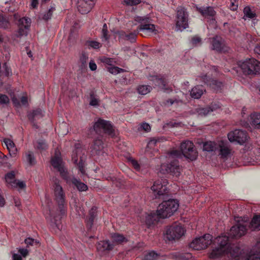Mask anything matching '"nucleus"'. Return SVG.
<instances>
[{
	"instance_id": "nucleus-27",
	"label": "nucleus",
	"mask_w": 260,
	"mask_h": 260,
	"mask_svg": "<svg viewBox=\"0 0 260 260\" xmlns=\"http://www.w3.org/2000/svg\"><path fill=\"white\" fill-rule=\"evenodd\" d=\"M138 33L137 29L134 30L133 32H131L128 34L123 31L121 32L120 37L122 39L128 41L131 43H135L136 41Z\"/></svg>"
},
{
	"instance_id": "nucleus-33",
	"label": "nucleus",
	"mask_w": 260,
	"mask_h": 260,
	"mask_svg": "<svg viewBox=\"0 0 260 260\" xmlns=\"http://www.w3.org/2000/svg\"><path fill=\"white\" fill-rule=\"evenodd\" d=\"M42 116L43 111L41 109H37L34 110L32 112H30L28 114V119L31 121H34L35 119L36 118H39Z\"/></svg>"
},
{
	"instance_id": "nucleus-20",
	"label": "nucleus",
	"mask_w": 260,
	"mask_h": 260,
	"mask_svg": "<svg viewBox=\"0 0 260 260\" xmlns=\"http://www.w3.org/2000/svg\"><path fill=\"white\" fill-rule=\"evenodd\" d=\"M217 148H219V154L222 158H226L232 153L230 146L223 141L219 142Z\"/></svg>"
},
{
	"instance_id": "nucleus-6",
	"label": "nucleus",
	"mask_w": 260,
	"mask_h": 260,
	"mask_svg": "<svg viewBox=\"0 0 260 260\" xmlns=\"http://www.w3.org/2000/svg\"><path fill=\"white\" fill-rule=\"evenodd\" d=\"M53 181L54 182L53 187L55 200L60 209V214L63 215L65 213V210L64 208L65 195L62 188L59 184V181L57 178H53Z\"/></svg>"
},
{
	"instance_id": "nucleus-10",
	"label": "nucleus",
	"mask_w": 260,
	"mask_h": 260,
	"mask_svg": "<svg viewBox=\"0 0 260 260\" xmlns=\"http://www.w3.org/2000/svg\"><path fill=\"white\" fill-rule=\"evenodd\" d=\"M185 230L180 224H174L169 226L166 230V238L169 241L179 239L184 235Z\"/></svg>"
},
{
	"instance_id": "nucleus-52",
	"label": "nucleus",
	"mask_w": 260,
	"mask_h": 260,
	"mask_svg": "<svg viewBox=\"0 0 260 260\" xmlns=\"http://www.w3.org/2000/svg\"><path fill=\"white\" fill-rule=\"evenodd\" d=\"M88 59V57L86 53H82L80 57V62L83 67L87 65V62Z\"/></svg>"
},
{
	"instance_id": "nucleus-53",
	"label": "nucleus",
	"mask_w": 260,
	"mask_h": 260,
	"mask_svg": "<svg viewBox=\"0 0 260 260\" xmlns=\"http://www.w3.org/2000/svg\"><path fill=\"white\" fill-rule=\"evenodd\" d=\"M12 187H18L19 188H24L25 187V184L23 181L16 180L14 184H12Z\"/></svg>"
},
{
	"instance_id": "nucleus-57",
	"label": "nucleus",
	"mask_w": 260,
	"mask_h": 260,
	"mask_svg": "<svg viewBox=\"0 0 260 260\" xmlns=\"http://www.w3.org/2000/svg\"><path fill=\"white\" fill-rule=\"evenodd\" d=\"M229 8L232 11H236L238 8V3L236 0H230Z\"/></svg>"
},
{
	"instance_id": "nucleus-31",
	"label": "nucleus",
	"mask_w": 260,
	"mask_h": 260,
	"mask_svg": "<svg viewBox=\"0 0 260 260\" xmlns=\"http://www.w3.org/2000/svg\"><path fill=\"white\" fill-rule=\"evenodd\" d=\"M96 209H97L95 207H93L89 211V216L86 219V222L87 225L90 227L92 225L94 218L96 216Z\"/></svg>"
},
{
	"instance_id": "nucleus-34",
	"label": "nucleus",
	"mask_w": 260,
	"mask_h": 260,
	"mask_svg": "<svg viewBox=\"0 0 260 260\" xmlns=\"http://www.w3.org/2000/svg\"><path fill=\"white\" fill-rule=\"evenodd\" d=\"M251 123L257 128H260V113H254L250 115Z\"/></svg>"
},
{
	"instance_id": "nucleus-59",
	"label": "nucleus",
	"mask_w": 260,
	"mask_h": 260,
	"mask_svg": "<svg viewBox=\"0 0 260 260\" xmlns=\"http://www.w3.org/2000/svg\"><path fill=\"white\" fill-rule=\"evenodd\" d=\"M101 61L109 66H112L113 64L114 61L112 58H107V57H103L101 59Z\"/></svg>"
},
{
	"instance_id": "nucleus-14",
	"label": "nucleus",
	"mask_w": 260,
	"mask_h": 260,
	"mask_svg": "<svg viewBox=\"0 0 260 260\" xmlns=\"http://www.w3.org/2000/svg\"><path fill=\"white\" fill-rule=\"evenodd\" d=\"M51 165L60 173L61 177L64 179L69 174L67 169L64 167L61 158L59 154L55 152V155L51 159Z\"/></svg>"
},
{
	"instance_id": "nucleus-39",
	"label": "nucleus",
	"mask_w": 260,
	"mask_h": 260,
	"mask_svg": "<svg viewBox=\"0 0 260 260\" xmlns=\"http://www.w3.org/2000/svg\"><path fill=\"white\" fill-rule=\"evenodd\" d=\"M213 109L211 107H207L205 108H198L197 110V112L199 115L201 116H206L207 115L213 112Z\"/></svg>"
},
{
	"instance_id": "nucleus-41",
	"label": "nucleus",
	"mask_w": 260,
	"mask_h": 260,
	"mask_svg": "<svg viewBox=\"0 0 260 260\" xmlns=\"http://www.w3.org/2000/svg\"><path fill=\"white\" fill-rule=\"evenodd\" d=\"M243 12L244 14L243 19H244L245 20L246 19V17L250 18V19H252V18L255 17V16H256L255 13L252 12L250 7H246L244 9Z\"/></svg>"
},
{
	"instance_id": "nucleus-48",
	"label": "nucleus",
	"mask_w": 260,
	"mask_h": 260,
	"mask_svg": "<svg viewBox=\"0 0 260 260\" xmlns=\"http://www.w3.org/2000/svg\"><path fill=\"white\" fill-rule=\"evenodd\" d=\"M26 158L30 165H33L35 164V159L32 152H28L26 154Z\"/></svg>"
},
{
	"instance_id": "nucleus-64",
	"label": "nucleus",
	"mask_w": 260,
	"mask_h": 260,
	"mask_svg": "<svg viewBox=\"0 0 260 260\" xmlns=\"http://www.w3.org/2000/svg\"><path fill=\"white\" fill-rule=\"evenodd\" d=\"M141 127L146 132H149L150 131V126L146 123H143L141 125Z\"/></svg>"
},
{
	"instance_id": "nucleus-18",
	"label": "nucleus",
	"mask_w": 260,
	"mask_h": 260,
	"mask_svg": "<svg viewBox=\"0 0 260 260\" xmlns=\"http://www.w3.org/2000/svg\"><path fill=\"white\" fill-rule=\"evenodd\" d=\"M200 79L217 91L220 90L223 86L222 82L210 79L206 75L200 77Z\"/></svg>"
},
{
	"instance_id": "nucleus-15",
	"label": "nucleus",
	"mask_w": 260,
	"mask_h": 260,
	"mask_svg": "<svg viewBox=\"0 0 260 260\" xmlns=\"http://www.w3.org/2000/svg\"><path fill=\"white\" fill-rule=\"evenodd\" d=\"M31 24V19L28 17H22L19 19L18 22V30L17 37H20L27 35V30Z\"/></svg>"
},
{
	"instance_id": "nucleus-49",
	"label": "nucleus",
	"mask_w": 260,
	"mask_h": 260,
	"mask_svg": "<svg viewBox=\"0 0 260 260\" xmlns=\"http://www.w3.org/2000/svg\"><path fill=\"white\" fill-rule=\"evenodd\" d=\"M9 26V21L0 13V27L6 28Z\"/></svg>"
},
{
	"instance_id": "nucleus-32",
	"label": "nucleus",
	"mask_w": 260,
	"mask_h": 260,
	"mask_svg": "<svg viewBox=\"0 0 260 260\" xmlns=\"http://www.w3.org/2000/svg\"><path fill=\"white\" fill-rule=\"evenodd\" d=\"M252 230H260V215L254 216L250 222Z\"/></svg>"
},
{
	"instance_id": "nucleus-21",
	"label": "nucleus",
	"mask_w": 260,
	"mask_h": 260,
	"mask_svg": "<svg viewBox=\"0 0 260 260\" xmlns=\"http://www.w3.org/2000/svg\"><path fill=\"white\" fill-rule=\"evenodd\" d=\"M198 11L205 18L209 19L212 21L215 20L216 12L212 7L197 8Z\"/></svg>"
},
{
	"instance_id": "nucleus-55",
	"label": "nucleus",
	"mask_w": 260,
	"mask_h": 260,
	"mask_svg": "<svg viewBox=\"0 0 260 260\" xmlns=\"http://www.w3.org/2000/svg\"><path fill=\"white\" fill-rule=\"evenodd\" d=\"M182 155L181 151L178 150H173L170 152V156L172 158L180 157Z\"/></svg>"
},
{
	"instance_id": "nucleus-51",
	"label": "nucleus",
	"mask_w": 260,
	"mask_h": 260,
	"mask_svg": "<svg viewBox=\"0 0 260 260\" xmlns=\"http://www.w3.org/2000/svg\"><path fill=\"white\" fill-rule=\"evenodd\" d=\"M141 2V0H124V3L127 6H136Z\"/></svg>"
},
{
	"instance_id": "nucleus-7",
	"label": "nucleus",
	"mask_w": 260,
	"mask_h": 260,
	"mask_svg": "<svg viewBox=\"0 0 260 260\" xmlns=\"http://www.w3.org/2000/svg\"><path fill=\"white\" fill-rule=\"evenodd\" d=\"M182 155L191 161L196 160L198 156V153L193 142L189 140L183 141L180 146Z\"/></svg>"
},
{
	"instance_id": "nucleus-26",
	"label": "nucleus",
	"mask_w": 260,
	"mask_h": 260,
	"mask_svg": "<svg viewBox=\"0 0 260 260\" xmlns=\"http://www.w3.org/2000/svg\"><path fill=\"white\" fill-rule=\"evenodd\" d=\"M91 152L93 154H99L102 152L104 146L103 143L101 139H96L91 146Z\"/></svg>"
},
{
	"instance_id": "nucleus-38",
	"label": "nucleus",
	"mask_w": 260,
	"mask_h": 260,
	"mask_svg": "<svg viewBox=\"0 0 260 260\" xmlns=\"http://www.w3.org/2000/svg\"><path fill=\"white\" fill-rule=\"evenodd\" d=\"M85 45L88 48H92L94 49H99L102 46L100 43L93 40L87 41L85 43Z\"/></svg>"
},
{
	"instance_id": "nucleus-58",
	"label": "nucleus",
	"mask_w": 260,
	"mask_h": 260,
	"mask_svg": "<svg viewBox=\"0 0 260 260\" xmlns=\"http://www.w3.org/2000/svg\"><path fill=\"white\" fill-rule=\"evenodd\" d=\"M99 100L96 98H95L93 95H91L90 96V100L89 102V104L92 106H96L99 105Z\"/></svg>"
},
{
	"instance_id": "nucleus-37",
	"label": "nucleus",
	"mask_w": 260,
	"mask_h": 260,
	"mask_svg": "<svg viewBox=\"0 0 260 260\" xmlns=\"http://www.w3.org/2000/svg\"><path fill=\"white\" fill-rule=\"evenodd\" d=\"M154 78V80L155 82V85L159 86L165 90H168V88H166L167 82L165 78H158L157 77H155Z\"/></svg>"
},
{
	"instance_id": "nucleus-45",
	"label": "nucleus",
	"mask_w": 260,
	"mask_h": 260,
	"mask_svg": "<svg viewBox=\"0 0 260 260\" xmlns=\"http://www.w3.org/2000/svg\"><path fill=\"white\" fill-rule=\"evenodd\" d=\"M55 10V8L54 7H51L48 11L45 12L43 15L42 19L45 21H47L49 19H51L52 13Z\"/></svg>"
},
{
	"instance_id": "nucleus-28",
	"label": "nucleus",
	"mask_w": 260,
	"mask_h": 260,
	"mask_svg": "<svg viewBox=\"0 0 260 260\" xmlns=\"http://www.w3.org/2000/svg\"><path fill=\"white\" fill-rule=\"evenodd\" d=\"M205 91V89L202 86H196L190 91V96L195 99H200Z\"/></svg>"
},
{
	"instance_id": "nucleus-3",
	"label": "nucleus",
	"mask_w": 260,
	"mask_h": 260,
	"mask_svg": "<svg viewBox=\"0 0 260 260\" xmlns=\"http://www.w3.org/2000/svg\"><path fill=\"white\" fill-rule=\"evenodd\" d=\"M238 65L245 75L260 74V62L253 58L239 61Z\"/></svg>"
},
{
	"instance_id": "nucleus-36",
	"label": "nucleus",
	"mask_w": 260,
	"mask_h": 260,
	"mask_svg": "<svg viewBox=\"0 0 260 260\" xmlns=\"http://www.w3.org/2000/svg\"><path fill=\"white\" fill-rule=\"evenodd\" d=\"M217 145L214 142H207L204 144L203 150L208 152L213 151L217 148Z\"/></svg>"
},
{
	"instance_id": "nucleus-54",
	"label": "nucleus",
	"mask_w": 260,
	"mask_h": 260,
	"mask_svg": "<svg viewBox=\"0 0 260 260\" xmlns=\"http://www.w3.org/2000/svg\"><path fill=\"white\" fill-rule=\"evenodd\" d=\"M201 39L198 36H194L191 39V43L193 46H198L201 44Z\"/></svg>"
},
{
	"instance_id": "nucleus-11",
	"label": "nucleus",
	"mask_w": 260,
	"mask_h": 260,
	"mask_svg": "<svg viewBox=\"0 0 260 260\" xmlns=\"http://www.w3.org/2000/svg\"><path fill=\"white\" fill-rule=\"evenodd\" d=\"M168 184V182L165 179H158L154 182L151 189L155 198H159L160 196L168 193L167 187Z\"/></svg>"
},
{
	"instance_id": "nucleus-9",
	"label": "nucleus",
	"mask_w": 260,
	"mask_h": 260,
	"mask_svg": "<svg viewBox=\"0 0 260 260\" xmlns=\"http://www.w3.org/2000/svg\"><path fill=\"white\" fill-rule=\"evenodd\" d=\"M181 171V167L179 165V162L177 159L171 160L169 164H162L160 169V173L170 174L176 177L180 176Z\"/></svg>"
},
{
	"instance_id": "nucleus-60",
	"label": "nucleus",
	"mask_w": 260,
	"mask_h": 260,
	"mask_svg": "<svg viewBox=\"0 0 260 260\" xmlns=\"http://www.w3.org/2000/svg\"><path fill=\"white\" fill-rule=\"evenodd\" d=\"M191 254L190 253H186L180 255L179 260H191Z\"/></svg>"
},
{
	"instance_id": "nucleus-62",
	"label": "nucleus",
	"mask_w": 260,
	"mask_h": 260,
	"mask_svg": "<svg viewBox=\"0 0 260 260\" xmlns=\"http://www.w3.org/2000/svg\"><path fill=\"white\" fill-rule=\"evenodd\" d=\"M54 221H53L54 224L56 225V226L58 229H60L61 228V225L60 224V220L61 217L59 216H54Z\"/></svg>"
},
{
	"instance_id": "nucleus-24",
	"label": "nucleus",
	"mask_w": 260,
	"mask_h": 260,
	"mask_svg": "<svg viewBox=\"0 0 260 260\" xmlns=\"http://www.w3.org/2000/svg\"><path fill=\"white\" fill-rule=\"evenodd\" d=\"M225 254H227L229 257L230 252L226 251L225 249L217 247L212 250L211 252L210 253L209 257L211 259H214L219 258Z\"/></svg>"
},
{
	"instance_id": "nucleus-1",
	"label": "nucleus",
	"mask_w": 260,
	"mask_h": 260,
	"mask_svg": "<svg viewBox=\"0 0 260 260\" xmlns=\"http://www.w3.org/2000/svg\"><path fill=\"white\" fill-rule=\"evenodd\" d=\"M179 204L178 201L175 200H169L162 202L158 206L156 212H151L146 217V222L148 224L154 223L159 218H165L170 217L178 209Z\"/></svg>"
},
{
	"instance_id": "nucleus-8",
	"label": "nucleus",
	"mask_w": 260,
	"mask_h": 260,
	"mask_svg": "<svg viewBox=\"0 0 260 260\" xmlns=\"http://www.w3.org/2000/svg\"><path fill=\"white\" fill-rule=\"evenodd\" d=\"M175 21L177 30L182 31L188 27V14L184 8H178Z\"/></svg>"
},
{
	"instance_id": "nucleus-46",
	"label": "nucleus",
	"mask_w": 260,
	"mask_h": 260,
	"mask_svg": "<svg viewBox=\"0 0 260 260\" xmlns=\"http://www.w3.org/2000/svg\"><path fill=\"white\" fill-rule=\"evenodd\" d=\"M233 253L231 252V254H230L229 257H231V259L230 260H239V255H240V249L239 248H236L233 249Z\"/></svg>"
},
{
	"instance_id": "nucleus-19",
	"label": "nucleus",
	"mask_w": 260,
	"mask_h": 260,
	"mask_svg": "<svg viewBox=\"0 0 260 260\" xmlns=\"http://www.w3.org/2000/svg\"><path fill=\"white\" fill-rule=\"evenodd\" d=\"M229 237L226 236H221L217 238V242L218 247L225 249L226 251L233 253V249L238 248L237 247H232L228 244Z\"/></svg>"
},
{
	"instance_id": "nucleus-35",
	"label": "nucleus",
	"mask_w": 260,
	"mask_h": 260,
	"mask_svg": "<svg viewBox=\"0 0 260 260\" xmlns=\"http://www.w3.org/2000/svg\"><path fill=\"white\" fill-rule=\"evenodd\" d=\"M189 247L196 250H201L205 249L204 245L200 244V240L198 238H196L192 240L189 244Z\"/></svg>"
},
{
	"instance_id": "nucleus-12",
	"label": "nucleus",
	"mask_w": 260,
	"mask_h": 260,
	"mask_svg": "<svg viewBox=\"0 0 260 260\" xmlns=\"http://www.w3.org/2000/svg\"><path fill=\"white\" fill-rule=\"evenodd\" d=\"M228 138L231 142H236L242 145L247 140L248 136L247 133L240 129H235L228 135Z\"/></svg>"
},
{
	"instance_id": "nucleus-4",
	"label": "nucleus",
	"mask_w": 260,
	"mask_h": 260,
	"mask_svg": "<svg viewBox=\"0 0 260 260\" xmlns=\"http://www.w3.org/2000/svg\"><path fill=\"white\" fill-rule=\"evenodd\" d=\"M90 131L91 133L94 131L98 134H100L103 131L105 133L111 137H113L115 135L114 129L111 122L101 118H99L94 123L93 127L90 128Z\"/></svg>"
},
{
	"instance_id": "nucleus-22",
	"label": "nucleus",
	"mask_w": 260,
	"mask_h": 260,
	"mask_svg": "<svg viewBox=\"0 0 260 260\" xmlns=\"http://www.w3.org/2000/svg\"><path fill=\"white\" fill-rule=\"evenodd\" d=\"M212 44V49L218 52L224 51V42L222 39L218 36L211 39Z\"/></svg>"
},
{
	"instance_id": "nucleus-13",
	"label": "nucleus",
	"mask_w": 260,
	"mask_h": 260,
	"mask_svg": "<svg viewBox=\"0 0 260 260\" xmlns=\"http://www.w3.org/2000/svg\"><path fill=\"white\" fill-rule=\"evenodd\" d=\"M247 224L238 222L230 229L229 235L231 238H239L244 235L247 231Z\"/></svg>"
},
{
	"instance_id": "nucleus-50",
	"label": "nucleus",
	"mask_w": 260,
	"mask_h": 260,
	"mask_svg": "<svg viewBox=\"0 0 260 260\" xmlns=\"http://www.w3.org/2000/svg\"><path fill=\"white\" fill-rule=\"evenodd\" d=\"M128 161L136 171H139L140 170V165L137 160L133 158H130Z\"/></svg>"
},
{
	"instance_id": "nucleus-17",
	"label": "nucleus",
	"mask_w": 260,
	"mask_h": 260,
	"mask_svg": "<svg viewBox=\"0 0 260 260\" xmlns=\"http://www.w3.org/2000/svg\"><path fill=\"white\" fill-rule=\"evenodd\" d=\"M63 179L66 181L67 184L73 185L80 191H86L88 189L87 185L82 182L80 180L73 176L71 177L69 174Z\"/></svg>"
},
{
	"instance_id": "nucleus-43",
	"label": "nucleus",
	"mask_w": 260,
	"mask_h": 260,
	"mask_svg": "<svg viewBox=\"0 0 260 260\" xmlns=\"http://www.w3.org/2000/svg\"><path fill=\"white\" fill-rule=\"evenodd\" d=\"M48 144L44 140H38L36 145V147L41 151L46 150L48 148Z\"/></svg>"
},
{
	"instance_id": "nucleus-23",
	"label": "nucleus",
	"mask_w": 260,
	"mask_h": 260,
	"mask_svg": "<svg viewBox=\"0 0 260 260\" xmlns=\"http://www.w3.org/2000/svg\"><path fill=\"white\" fill-rule=\"evenodd\" d=\"M114 248V244H111L109 241H101L96 246V248L99 252L103 253L109 251Z\"/></svg>"
},
{
	"instance_id": "nucleus-44",
	"label": "nucleus",
	"mask_w": 260,
	"mask_h": 260,
	"mask_svg": "<svg viewBox=\"0 0 260 260\" xmlns=\"http://www.w3.org/2000/svg\"><path fill=\"white\" fill-rule=\"evenodd\" d=\"M158 255L153 251H151L145 255L144 260H155L157 258Z\"/></svg>"
},
{
	"instance_id": "nucleus-63",
	"label": "nucleus",
	"mask_w": 260,
	"mask_h": 260,
	"mask_svg": "<svg viewBox=\"0 0 260 260\" xmlns=\"http://www.w3.org/2000/svg\"><path fill=\"white\" fill-rule=\"evenodd\" d=\"M18 251L23 257H26L28 253L27 249L24 248H20Z\"/></svg>"
},
{
	"instance_id": "nucleus-56",
	"label": "nucleus",
	"mask_w": 260,
	"mask_h": 260,
	"mask_svg": "<svg viewBox=\"0 0 260 260\" xmlns=\"http://www.w3.org/2000/svg\"><path fill=\"white\" fill-rule=\"evenodd\" d=\"M9 103V99L5 94H0V104H6Z\"/></svg>"
},
{
	"instance_id": "nucleus-29",
	"label": "nucleus",
	"mask_w": 260,
	"mask_h": 260,
	"mask_svg": "<svg viewBox=\"0 0 260 260\" xmlns=\"http://www.w3.org/2000/svg\"><path fill=\"white\" fill-rule=\"evenodd\" d=\"M111 239L112 240V244H113L114 246L127 242V239L123 235L118 233L112 234L111 235Z\"/></svg>"
},
{
	"instance_id": "nucleus-40",
	"label": "nucleus",
	"mask_w": 260,
	"mask_h": 260,
	"mask_svg": "<svg viewBox=\"0 0 260 260\" xmlns=\"http://www.w3.org/2000/svg\"><path fill=\"white\" fill-rule=\"evenodd\" d=\"M151 86L149 85H140L137 88L139 93L142 95H145L147 94L151 91Z\"/></svg>"
},
{
	"instance_id": "nucleus-16",
	"label": "nucleus",
	"mask_w": 260,
	"mask_h": 260,
	"mask_svg": "<svg viewBox=\"0 0 260 260\" xmlns=\"http://www.w3.org/2000/svg\"><path fill=\"white\" fill-rule=\"evenodd\" d=\"M94 4V0H78L77 7L80 13L85 14L91 10Z\"/></svg>"
},
{
	"instance_id": "nucleus-47",
	"label": "nucleus",
	"mask_w": 260,
	"mask_h": 260,
	"mask_svg": "<svg viewBox=\"0 0 260 260\" xmlns=\"http://www.w3.org/2000/svg\"><path fill=\"white\" fill-rule=\"evenodd\" d=\"M108 70L112 74H117L124 71L123 69L115 66H111L108 68Z\"/></svg>"
},
{
	"instance_id": "nucleus-30",
	"label": "nucleus",
	"mask_w": 260,
	"mask_h": 260,
	"mask_svg": "<svg viewBox=\"0 0 260 260\" xmlns=\"http://www.w3.org/2000/svg\"><path fill=\"white\" fill-rule=\"evenodd\" d=\"M200 244L204 246V248H206L212 243V236L210 234H205L203 236L198 238Z\"/></svg>"
},
{
	"instance_id": "nucleus-42",
	"label": "nucleus",
	"mask_w": 260,
	"mask_h": 260,
	"mask_svg": "<svg viewBox=\"0 0 260 260\" xmlns=\"http://www.w3.org/2000/svg\"><path fill=\"white\" fill-rule=\"evenodd\" d=\"M6 181L10 186L14 184L16 180L15 179V174L13 171L7 173L5 176Z\"/></svg>"
},
{
	"instance_id": "nucleus-2",
	"label": "nucleus",
	"mask_w": 260,
	"mask_h": 260,
	"mask_svg": "<svg viewBox=\"0 0 260 260\" xmlns=\"http://www.w3.org/2000/svg\"><path fill=\"white\" fill-rule=\"evenodd\" d=\"M134 21L140 23L137 27L138 32H141V35L143 37L150 36L152 34H156L157 30L155 25L151 23L152 20L148 16H136Z\"/></svg>"
},
{
	"instance_id": "nucleus-25",
	"label": "nucleus",
	"mask_w": 260,
	"mask_h": 260,
	"mask_svg": "<svg viewBox=\"0 0 260 260\" xmlns=\"http://www.w3.org/2000/svg\"><path fill=\"white\" fill-rule=\"evenodd\" d=\"M4 142L9 151L10 156L11 157H15L17 154V149L13 141L9 139H5Z\"/></svg>"
},
{
	"instance_id": "nucleus-61",
	"label": "nucleus",
	"mask_w": 260,
	"mask_h": 260,
	"mask_svg": "<svg viewBox=\"0 0 260 260\" xmlns=\"http://www.w3.org/2000/svg\"><path fill=\"white\" fill-rule=\"evenodd\" d=\"M246 260H260V253L249 255Z\"/></svg>"
},
{
	"instance_id": "nucleus-5",
	"label": "nucleus",
	"mask_w": 260,
	"mask_h": 260,
	"mask_svg": "<svg viewBox=\"0 0 260 260\" xmlns=\"http://www.w3.org/2000/svg\"><path fill=\"white\" fill-rule=\"evenodd\" d=\"M75 149L73 150L72 155V159L73 162L76 164L82 174L85 173L84 170V156L85 150L81 147L79 143L76 144L75 145Z\"/></svg>"
}]
</instances>
